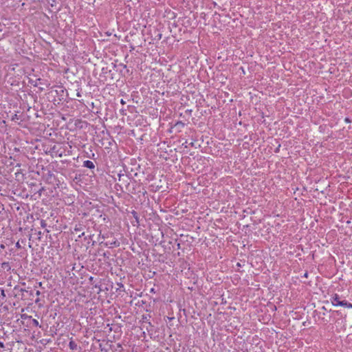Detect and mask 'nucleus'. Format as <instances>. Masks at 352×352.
I'll return each mask as SVG.
<instances>
[{
  "label": "nucleus",
  "instance_id": "nucleus-3",
  "mask_svg": "<svg viewBox=\"0 0 352 352\" xmlns=\"http://www.w3.org/2000/svg\"><path fill=\"white\" fill-rule=\"evenodd\" d=\"M69 347L71 350H76L78 348V345L73 340H71L69 342Z\"/></svg>",
  "mask_w": 352,
  "mask_h": 352
},
{
  "label": "nucleus",
  "instance_id": "nucleus-2",
  "mask_svg": "<svg viewBox=\"0 0 352 352\" xmlns=\"http://www.w3.org/2000/svg\"><path fill=\"white\" fill-rule=\"evenodd\" d=\"M83 166L86 168H90V169H93L95 167V165L93 163V162L90 161V160H86L83 162Z\"/></svg>",
  "mask_w": 352,
  "mask_h": 352
},
{
  "label": "nucleus",
  "instance_id": "nucleus-1",
  "mask_svg": "<svg viewBox=\"0 0 352 352\" xmlns=\"http://www.w3.org/2000/svg\"><path fill=\"white\" fill-rule=\"evenodd\" d=\"M330 300L332 305L334 307L341 306L344 307H352V306L350 305V303L348 302L346 300H341L339 295L337 294H334L333 295H332L330 298Z\"/></svg>",
  "mask_w": 352,
  "mask_h": 352
},
{
  "label": "nucleus",
  "instance_id": "nucleus-8",
  "mask_svg": "<svg viewBox=\"0 0 352 352\" xmlns=\"http://www.w3.org/2000/svg\"><path fill=\"white\" fill-rule=\"evenodd\" d=\"M121 103L124 104V101L123 100V99L121 100Z\"/></svg>",
  "mask_w": 352,
  "mask_h": 352
},
{
  "label": "nucleus",
  "instance_id": "nucleus-7",
  "mask_svg": "<svg viewBox=\"0 0 352 352\" xmlns=\"http://www.w3.org/2000/svg\"><path fill=\"white\" fill-rule=\"evenodd\" d=\"M345 121H346V122H349V118H346V119H345Z\"/></svg>",
  "mask_w": 352,
  "mask_h": 352
},
{
  "label": "nucleus",
  "instance_id": "nucleus-6",
  "mask_svg": "<svg viewBox=\"0 0 352 352\" xmlns=\"http://www.w3.org/2000/svg\"><path fill=\"white\" fill-rule=\"evenodd\" d=\"M1 294H2L3 296H5L4 290H3V289L1 290Z\"/></svg>",
  "mask_w": 352,
  "mask_h": 352
},
{
  "label": "nucleus",
  "instance_id": "nucleus-4",
  "mask_svg": "<svg viewBox=\"0 0 352 352\" xmlns=\"http://www.w3.org/2000/svg\"><path fill=\"white\" fill-rule=\"evenodd\" d=\"M32 323L35 327H39V322L36 319H32Z\"/></svg>",
  "mask_w": 352,
  "mask_h": 352
},
{
  "label": "nucleus",
  "instance_id": "nucleus-5",
  "mask_svg": "<svg viewBox=\"0 0 352 352\" xmlns=\"http://www.w3.org/2000/svg\"><path fill=\"white\" fill-rule=\"evenodd\" d=\"M45 221H41V226H42V227H45Z\"/></svg>",
  "mask_w": 352,
  "mask_h": 352
}]
</instances>
